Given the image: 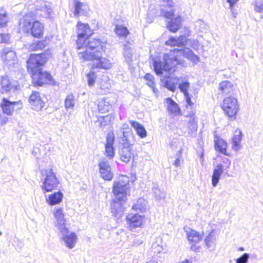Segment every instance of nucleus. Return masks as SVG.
Instances as JSON below:
<instances>
[{
  "instance_id": "16",
  "label": "nucleus",
  "mask_w": 263,
  "mask_h": 263,
  "mask_svg": "<svg viewBox=\"0 0 263 263\" xmlns=\"http://www.w3.org/2000/svg\"><path fill=\"white\" fill-rule=\"evenodd\" d=\"M179 78L177 77H171L170 76H162L161 81L163 86L171 91H175L178 83Z\"/></svg>"
},
{
  "instance_id": "7",
  "label": "nucleus",
  "mask_w": 263,
  "mask_h": 263,
  "mask_svg": "<svg viewBox=\"0 0 263 263\" xmlns=\"http://www.w3.org/2000/svg\"><path fill=\"white\" fill-rule=\"evenodd\" d=\"M226 115L233 120L235 119L236 115L239 110V105L237 100L232 97L224 98L221 106Z\"/></svg>"
},
{
  "instance_id": "47",
  "label": "nucleus",
  "mask_w": 263,
  "mask_h": 263,
  "mask_svg": "<svg viewBox=\"0 0 263 263\" xmlns=\"http://www.w3.org/2000/svg\"><path fill=\"white\" fill-rule=\"evenodd\" d=\"M165 44L166 45H169L171 46H177L178 47V44L177 42V40L173 37L171 36L168 40L165 42Z\"/></svg>"
},
{
  "instance_id": "30",
  "label": "nucleus",
  "mask_w": 263,
  "mask_h": 263,
  "mask_svg": "<svg viewBox=\"0 0 263 263\" xmlns=\"http://www.w3.org/2000/svg\"><path fill=\"white\" fill-rule=\"evenodd\" d=\"M47 45L48 42L46 40L37 41L30 44L28 49L29 51L42 50L45 48Z\"/></svg>"
},
{
  "instance_id": "37",
  "label": "nucleus",
  "mask_w": 263,
  "mask_h": 263,
  "mask_svg": "<svg viewBox=\"0 0 263 263\" xmlns=\"http://www.w3.org/2000/svg\"><path fill=\"white\" fill-rule=\"evenodd\" d=\"M9 20L8 12L3 8L0 9V28L5 27Z\"/></svg>"
},
{
  "instance_id": "15",
  "label": "nucleus",
  "mask_w": 263,
  "mask_h": 263,
  "mask_svg": "<svg viewBox=\"0 0 263 263\" xmlns=\"http://www.w3.org/2000/svg\"><path fill=\"white\" fill-rule=\"evenodd\" d=\"M125 200H118L115 198L110 205V210L112 216L117 219L121 218L123 215V203Z\"/></svg>"
},
{
  "instance_id": "64",
  "label": "nucleus",
  "mask_w": 263,
  "mask_h": 263,
  "mask_svg": "<svg viewBox=\"0 0 263 263\" xmlns=\"http://www.w3.org/2000/svg\"><path fill=\"white\" fill-rule=\"evenodd\" d=\"M192 43H193V44H196L198 43V42L194 40L192 41Z\"/></svg>"
},
{
  "instance_id": "20",
  "label": "nucleus",
  "mask_w": 263,
  "mask_h": 263,
  "mask_svg": "<svg viewBox=\"0 0 263 263\" xmlns=\"http://www.w3.org/2000/svg\"><path fill=\"white\" fill-rule=\"evenodd\" d=\"M129 143H123V147L119 151L120 159L122 161L127 163L131 159V148Z\"/></svg>"
},
{
  "instance_id": "35",
  "label": "nucleus",
  "mask_w": 263,
  "mask_h": 263,
  "mask_svg": "<svg viewBox=\"0 0 263 263\" xmlns=\"http://www.w3.org/2000/svg\"><path fill=\"white\" fill-rule=\"evenodd\" d=\"M190 119L188 121V128L189 129L193 132H196L197 130V120L195 116V112L192 111V113L187 116Z\"/></svg>"
},
{
  "instance_id": "17",
  "label": "nucleus",
  "mask_w": 263,
  "mask_h": 263,
  "mask_svg": "<svg viewBox=\"0 0 263 263\" xmlns=\"http://www.w3.org/2000/svg\"><path fill=\"white\" fill-rule=\"evenodd\" d=\"M115 137L113 133H109L106 137L105 155L108 159H112L115 156V149L113 144Z\"/></svg>"
},
{
  "instance_id": "40",
  "label": "nucleus",
  "mask_w": 263,
  "mask_h": 263,
  "mask_svg": "<svg viewBox=\"0 0 263 263\" xmlns=\"http://www.w3.org/2000/svg\"><path fill=\"white\" fill-rule=\"evenodd\" d=\"M41 10L45 12L47 17L51 18L53 16V11L49 4L45 2H42L41 6Z\"/></svg>"
},
{
  "instance_id": "19",
  "label": "nucleus",
  "mask_w": 263,
  "mask_h": 263,
  "mask_svg": "<svg viewBox=\"0 0 263 263\" xmlns=\"http://www.w3.org/2000/svg\"><path fill=\"white\" fill-rule=\"evenodd\" d=\"M74 10L73 14L75 16L79 15L86 16L88 14L89 8L86 4L80 2L78 0L74 1Z\"/></svg>"
},
{
  "instance_id": "14",
  "label": "nucleus",
  "mask_w": 263,
  "mask_h": 263,
  "mask_svg": "<svg viewBox=\"0 0 263 263\" xmlns=\"http://www.w3.org/2000/svg\"><path fill=\"white\" fill-rule=\"evenodd\" d=\"M62 236V239L64 241L66 247L69 249L73 248L77 241V236L73 232H70L67 228L59 231Z\"/></svg>"
},
{
  "instance_id": "3",
  "label": "nucleus",
  "mask_w": 263,
  "mask_h": 263,
  "mask_svg": "<svg viewBox=\"0 0 263 263\" xmlns=\"http://www.w3.org/2000/svg\"><path fill=\"white\" fill-rule=\"evenodd\" d=\"M46 53L31 54L28 61L27 69L32 74V78L35 85L42 86L44 84H52V78L47 72H43V65L46 62Z\"/></svg>"
},
{
  "instance_id": "34",
  "label": "nucleus",
  "mask_w": 263,
  "mask_h": 263,
  "mask_svg": "<svg viewBox=\"0 0 263 263\" xmlns=\"http://www.w3.org/2000/svg\"><path fill=\"white\" fill-rule=\"evenodd\" d=\"M132 209L141 212H145L147 209L146 201L143 198H139L136 203L133 205Z\"/></svg>"
},
{
  "instance_id": "13",
  "label": "nucleus",
  "mask_w": 263,
  "mask_h": 263,
  "mask_svg": "<svg viewBox=\"0 0 263 263\" xmlns=\"http://www.w3.org/2000/svg\"><path fill=\"white\" fill-rule=\"evenodd\" d=\"M29 103L31 107L36 111L41 110L45 105L44 101L37 91L32 92L29 97Z\"/></svg>"
},
{
  "instance_id": "62",
  "label": "nucleus",
  "mask_w": 263,
  "mask_h": 263,
  "mask_svg": "<svg viewBox=\"0 0 263 263\" xmlns=\"http://www.w3.org/2000/svg\"><path fill=\"white\" fill-rule=\"evenodd\" d=\"M238 250L239 251H243L245 250V249L243 247H240L239 249H238Z\"/></svg>"
},
{
  "instance_id": "39",
  "label": "nucleus",
  "mask_w": 263,
  "mask_h": 263,
  "mask_svg": "<svg viewBox=\"0 0 263 263\" xmlns=\"http://www.w3.org/2000/svg\"><path fill=\"white\" fill-rule=\"evenodd\" d=\"M74 104V97L72 93L68 94L65 100V107L66 109H72Z\"/></svg>"
},
{
  "instance_id": "49",
  "label": "nucleus",
  "mask_w": 263,
  "mask_h": 263,
  "mask_svg": "<svg viewBox=\"0 0 263 263\" xmlns=\"http://www.w3.org/2000/svg\"><path fill=\"white\" fill-rule=\"evenodd\" d=\"M10 39L8 34L0 33V43H7Z\"/></svg>"
},
{
  "instance_id": "48",
  "label": "nucleus",
  "mask_w": 263,
  "mask_h": 263,
  "mask_svg": "<svg viewBox=\"0 0 263 263\" xmlns=\"http://www.w3.org/2000/svg\"><path fill=\"white\" fill-rule=\"evenodd\" d=\"M153 191L157 199H163L164 198V194L161 192L159 189L154 188Z\"/></svg>"
},
{
  "instance_id": "60",
  "label": "nucleus",
  "mask_w": 263,
  "mask_h": 263,
  "mask_svg": "<svg viewBox=\"0 0 263 263\" xmlns=\"http://www.w3.org/2000/svg\"><path fill=\"white\" fill-rule=\"evenodd\" d=\"M180 263H192V261L189 259H185Z\"/></svg>"
},
{
  "instance_id": "46",
  "label": "nucleus",
  "mask_w": 263,
  "mask_h": 263,
  "mask_svg": "<svg viewBox=\"0 0 263 263\" xmlns=\"http://www.w3.org/2000/svg\"><path fill=\"white\" fill-rule=\"evenodd\" d=\"M249 258V254L247 253H245L236 260V263H247Z\"/></svg>"
},
{
  "instance_id": "8",
  "label": "nucleus",
  "mask_w": 263,
  "mask_h": 263,
  "mask_svg": "<svg viewBox=\"0 0 263 263\" xmlns=\"http://www.w3.org/2000/svg\"><path fill=\"white\" fill-rule=\"evenodd\" d=\"M78 40L76 41L77 48L81 50L88 37L92 34L93 31L90 29L88 24L79 22L77 24Z\"/></svg>"
},
{
  "instance_id": "24",
  "label": "nucleus",
  "mask_w": 263,
  "mask_h": 263,
  "mask_svg": "<svg viewBox=\"0 0 263 263\" xmlns=\"http://www.w3.org/2000/svg\"><path fill=\"white\" fill-rule=\"evenodd\" d=\"M167 108L170 114L174 116L181 115V110L178 105L171 98L166 99Z\"/></svg>"
},
{
  "instance_id": "41",
  "label": "nucleus",
  "mask_w": 263,
  "mask_h": 263,
  "mask_svg": "<svg viewBox=\"0 0 263 263\" xmlns=\"http://www.w3.org/2000/svg\"><path fill=\"white\" fill-rule=\"evenodd\" d=\"M97 75L95 71H90L86 75V79L88 85L90 87H93L96 81Z\"/></svg>"
},
{
  "instance_id": "50",
  "label": "nucleus",
  "mask_w": 263,
  "mask_h": 263,
  "mask_svg": "<svg viewBox=\"0 0 263 263\" xmlns=\"http://www.w3.org/2000/svg\"><path fill=\"white\" fill-rule=\"evenodd\" d=\"M181 155H182V151H181V149H180L178 152H177V154H176V160H175L173 164L176 166V167H178L179 165H180V158L181 157Z\"/></svg>"
},
{
  "instance_id": "9",
  "label": "nucleus",
  "mask_w": 263,
  "mask_h": 263,
  "mask_svg": "<svg viewBox=\"0 0 263 263\" xmlns=\"http://www.w3.org/2000/svg\"><path fill=\"white\" fill-rule=\"evenodd\" d=\"M1 58L5 65L9 68L15 67L18 65V60L14 51L8 48L3 49Z\"/></svg>"
},
{
  "instance_id": "11",
  "label": "nucleus",
  "mask_w": 263,
  "mask_h": 263,
  "mask_svg": "<svg viewBox=\"0 0 263 263\" xmlns=\"http://www.w3.org/2000/svg\"><path fill=\"white\" fill-rule=\"evenodd\" d=\"M52 213L55 219V227L59 231L67 228L65 226L66 219L63 209L61 208H55L53 210Z\"/></svg>"
},
{
  "instance_id": "52",
  "label": "nucleus",
  "mask_w": 263,
  "mask_h": 263,
  "mask_svg": "<svg viewBox=\"0 0 263 263\" xmlns=\"http://www.w3.org/2000/svg\"><path fill=\"white\" fill-rule=\"evenodd\" d=\"M241 132L239 131L238 134H235L232 139V142H240L241 140Z\"/></svg>"
},
{
  "instance_id": "45",
  "label": "nucleus",
  "mask_w": 263,
  "mask_h": 263,
  "mask_svg": "<svg viewBox=\"0 0 263 263\" xmlns=\"http://www.w3.org/2000/svg\"><path fill=\"white\" fill-rule=\"evenodd\" d=\"M144 79L147 81L146 84L149 87H154V85H155V82L154 81V78L153 76L150 73H147L144 76Z\"/></svg>"
},
{
  "instance_id": "28",
  "label": "nucleus",
  "mask_w": 263,
  "mask_h": 263,
  "mask_svg": "<svg viewBox=\"0 0 263 263\" xmlns=\"http://www.w3.org/2000/svg\"><path fill=\"white\" fill-rule=\"evenodd\" d=\"M63 197V194L60 191L55 192L50 195L48 198H46L47 202L50 205H54L59 204Z\"/></svg>"
},
{
  "instance_id": "63",
  "label": "nucleus",
  "mask_w": 263,
  "mask_h": 263,
  "mask_svg": "<svg viewBox=\"0 0 263 263\" xmlns=\"http://www.w3.org/2000/svg\"><path fill=\"white\" fill-rule=\"evenodd\" d=\"M227 160L228 161V165H228V167H229V166H230V164H231V161L229 160V159H227Z\"/></svg>"
},
{
  "instance_id": "6",
  "label": "nucleus",
  "mask_w": 263,
  "mask_h": 263,
  "mask_svg": "<svg viewBox=\"0 0 263 263\" xmlns=\"http://www.w3.org/2000/svg\"><path fill=\"white\" fill-rule=\"evenodd\" d=\"M129 179L126 176H121L114 182L112 192L115 198L126 200V196L130 190Z\"/></svg>"
},
{
  "instance_id": "51",
  "label": "nucleus",
  "mask_w": 263,
  "mask_h": 263,
  "mask_svg": "<svg viewBox=\"0 0 263 263\" xmlns=\"http://www.w3.org/2000/svg\"><path fill=\"white\" fill-rule=\"evenodd\" d=\"M152 248L155 252L160 253L162 250V247L158 245L157 243H153L152 246Z\"/></svg>"
},
{
  "instance_id": "43",
  "label": "nucleus",
  "mask_w": 263,
  "mask_h": 263,
  "mask_svg": "<svg viewBox=\"0 0 263 263\" xmlns=\"http://www.w3.org/2000/svg\"><path fill=\"white\" fill-rule=\"evenodd\" d=\"M112 120V116L110 115L101 117L99 119L98 122L100 123V126L103 127L110 124Z\"/></svg>"
},
{
  "instance_id": "23",
  "label": "nucleus",
  "mask_w": 263,
  "mask_h": 263,
  "mask_svg": "<svg viewBox=\"0 0 263 263\" xmlns=\"http://www.w3.org/2000/svg\"><path fill=\"white\" fill-rule=\"evenodd\" d=\"M184 229L186 233L187 238L190 243H198L201 240L202 236L199 232L189 228L185 227Z\"/></svg>"
},
{
  "instance_id": "56",
  "label": "nucleus",
  "mask_w": 263,
  "mask_h": 263,
  "mask_svg": "<svg viewBox=\"0 0 263 263\" xmlns=\"http://www.w3.org/2000/svg\"><path fill=\"white\" fill-rule=\"evenodd\" d=\"M174 15V12L172 11H166L164 13L165 17L168 19H171V20H173Z\"/></svg>"
},
{
  "instance_id": "1",
  "label": "nucleus",
  "mask_w": 263,
  "mask_h": 263,
  "mask_svg": "<svg viewBox=\"0 0 263 263\" xmlns=\"http://www.w3.org/2000/svg\"><path fill=\"white\" fill-rule=\"evenodd\" d=\"M178 47L171 50L169 53H164L163 58L155 59L153 61L154 71L157 75L161 76L164 73L170 74L174 72L178 65L184 66L185 62L182 58H186L194 64L199 61V57L195 54L190 48L185 47L186 41L185 36H180L177 39Z\"/></svg>"
},
{
  "instance_id": "4",
  "label": "nucleus",
  "mask_w": 263,
  "mask_h": 263,
  "mask_svg": "<svg viewBox=\"0 0 263 263\" xmlns=\"http://www.w3.org/2000/svg\"><path fill=\"white\" fill-rule=\"evenodd\" d=\"M22 30L36 38L43 36L44 26L39 21H34L31 13L26 14L20 21Z\"/></svg>"
},
{
  "instance_id": "25",
  "label": "nucleus",
  "mask_w": 263,
  "mask_h": 263,
  "mask_svg": "<svg viewBox=\"0 0 263 263\" xmlns=\"http://www.w3.org/2000/svg\"><path fill=\"white\" fill-rule=\"evenodd\" d=\"M214 143L215 149L217 151L226 156H229L227 153V144L224 140L216 136L214 138Z\"/></svg>"
},
{
  "instance_id": "31",
  "label": "nucleus",
  "mask_w": 263,
  "mask_h": 263,
  "mask_svg": "<svg viewBox=\"0 0 263 263\" xmlns=\"http://www.w3.org/2000/svg\"><path fill=\"white\" fill-rule=\"evenodd\" d=\"M133 49L128 43L124 45L123 55L125 62L130 65L132 63Z\"/></svg>"
},
{
  "instance_id": "22",
  "label": "nucleus",
  "mask_w": 263,
  "mask_h": 263,
  "mask_svg": "<svg viewBox=\"0 0 263 263\" xmlns=\"http://www.w3.org/2000/svg\"><path fill=\"white\" fill-rule=\"evenodd\" d=\"M1 84V91L2 93L8 92L16 86L15 82L11 81L7 76H5L2 77Z\"/></svg>"
},
{
  "instance_id": "33",
  "label": "nucleus",
  "mask_w": 263,
  "mask_h": 263,
  "mask_svg": "<svg viewBox=\"0 0 263 263\" xmlns=\"http://www.w3.org/2000/svg\"><path fill=\"white\" fill-rule=\"evenodd\" d=\"M178 88L182 92L184 95H187L188 89L190 87V83L185 78L179 77L178 79Z\"/></svg>"
},
{
  "instance_id": "55",
  "label": "nucleus",
  "mask_w": 263,
  "mask_h": 263,
  "mask_svg": "<svg viewBox=\"0 0 263 263\" xmlns=\"http://www.w3.org/2000/svg\"><path fill=\"white\" fill-rule=\"evenodd\" d=\"M184 97L187 103L186 107L188 108V106L191 107L193 105V103L191 101L189 93H187V95H184Z\"/></svg>"
},
{
  "instance_id": "5",
  "label": "nucleus",
  "mask_w": 263,
  "mask_h": 263,
  "mask_svg": "<svg viewBox=\"0 0 263 263\" xmlns=\"http://www.w3.org/2000/svg\"><path fill=\"white\" fill-rule=\"evenodd\" d=\"M41 174V187L44 193L57 189L60 182L52 169L42 170Z\"/></svg>"
},
{
  "instance_id": "53",
  "label": "nucleus",
  "mask_w": 263,
  "mask_h": 263,
  "mask_svg": "<svg viewBox=\"0 0 263 263\" xmlns=\"http://www.w3.org/2000/svg\"><path fill=\"white\" fill-rule=\"evenodd\" d=\"M197 243H190L191 245L190 250L192 251H194L195 252H198L199 251L200 249V246H196Z\"/></svg>"
},
{
  "instance_id": "57",
  "label": "nucleus",
  "mask_w": 263,
  "mask_h": 263,
  "mask_svg": "<svg viewBox=\"0 0 263 263\" xmlns=\"http://www.w3.org/2000/svg\"><path fill=\"white\" fill-rule=\"evenodd\" d=\"M233 142V147H232L233 149L236 151H238L240 148V146L239 144L240 142Z\"/></svg>"
},
{
  "instance_id": "10",
  "label": "nucleus",
  "mask_w": 263,
  "mask_h": 263,
  "mask_svg": "<svg viewBox=\"0 0 263 263\" xmlns=\"http://www.w3.org/2000/svg\"><path fill=\"white\" fill-rule=\"evenodd\" d=\"M17 106L15 109H19L22 108V104L20 101H10L8 99L3 98L1 103V107L3 111L7 116L12 115L15 107Z\"/></svg>"
},
{
  "instance_id": "58",
  "label": "nucleus",
  "mask_w": 263,
  "mask_h": 263,
  "mask_svg": "<svg viewBox=\"0 0 263 263\" xmlns=\"http://www.w3.org/2000/svg\"><path fill=\"white\" fill-rule=\"evenodd\" d=\"M239 0H227V2L230 4V7L232 11H233V6L238 2Z\"/></svg>"
},
{
  "instance_id": "29",
  "label": "nucleus",
  "mask_w": 263,
  "mask_h": 263,
  "mask_svg": "<svg viewBox=\"0 0 263 263\" xmlns=\"http://www.w3.org/2000/svg\"><path fill=\"white\" fill-rule=\"evenodd\" d=\"M131 126L136 130L137 134L141 138L146 137L147 132L145 128L140 124L139 123L134 121H130Z\"/></svg>"
},
{
  "instance_id": "12",
  "label": "nucleus",
  "mask_w": 263,
  "mask_h": 263,
  "mask_svg": "<svg viewBox=\"0 0 263 263\" xmlns=\"http://www.w3.org/2000/svg\"><path fill=\"white\" fill-rule=\"evenodd\" d=\"M98 166L102 178L105 180H111L113 178V173L111 171V167L108 161L105 159L101 160Z\"/></svg>"
},
{
  "instance_id": "38",
  "label": "nucleus",
  "mask_w": 263,
  "mask_h": 263,
  "mask_svg": "<svg viewBox=\"0 0 263 263\" xmlns=\"http://www.w3.org/2000/svg\"><path fill=\"white\" fill-rule=\"evenodd\" d=\"M115 31L119 37H123L124 38H125L129 33L127 27L122 25H116Z\"/></svg>"
},
{
  "instance_id": "59",
  "label": "nucleus",
  "mask_w": 263,
  "mask_h": 263,
  "mask_svg": "<svg viewBox=\"0 0 263 263\" xmlns=\"http://www.w3.org/2000/svg\"><path fill=\"white\" fill-rule=\"evenodd\" d=\"M150 87L152 88L153 91H154V92L155 93H158V89L157 88H156L155 85H154V87Z\"/></svg>"
},
{
  "instance_id": "42",
  "label": "nucleus",
  "mask_w": 263,
  "mask_h": 263,
  "mask_svg": "<svg viewBox=\"0 0 263 263\" xmlns=\"http://www.w3.org/2000/svg\"><path fill=\"white\" fill-rule=\"evenodd\" d=\"M133 135L132 133V130L130 128H127V130L123 131V138L122 140L124 142L123 143H130V138H133Z\"/></svg>"
},
{
  "instance_id": "26",
  "label": "nucleus",
  "mask_w": 263,
  "mask_h": 263,
  "mask_svg": "<svg viewBox=\"0 0 263 263\" xmlns=\"http://www.w3.org/2000/svg\"><path fill=\"white\" fill-rule=\"evenodd\" d=\"M223 171V167L220 163L218 164L214 169L212 176V184L214 187L217 186Z\"/></svg>"
},
{
  "instance_id": "27",
  "label": "nucleus",
  "mask_w": 263,
  "mask_h": 263,
  "mask_svg": "<svg viewBox=\"0 0 263 263\" xmlns=\"http://www.w3.org/2000/svg\"><path fill=\"white\" fill-rule=\"evenodd\" d=\"M234 89V85L229 81H223L219 84L218 90L220 93L228 95L232 92Z\"/></svg>"
},
{
  "instance_id": "44",
  "label": "nucleus",
  "mask_w": 263,
  "mask_h": 263,
  "mask_svg": "<svg viewBox=\"0 0 263 263\" xmlns=\"http://www.w3.org/2000/svg\"><path fill=\"white\" fill-rule=\"evenodd\" d=\"M254 10L257 12L263 11V0H255L254 3Z\"/></svg>"
},
{
  "instance_id": "18",
  "label": "nucleus",
  "mask_w": 263,
  "mask_h": 263,
  "mask_svg": "<svg viewBox=\"0 0 263 263\" xmlns=\"http://www.w3.org/2000/svg\"><path fill=\"white\" fill-rule=\"evenodd\" d=\"M126 220L130 229L141 227L143 222L142 216L138 214H129L126 216Z\"/></svg>"
},
{
  "instance_id": "21",
  "label": "nucleus",
  "mask_w": 263,
  "mask_h": 263,
  "mask_svg": "<svg viewBox=\"0 0 263 263\" xmlns=\"http://www.w3.org/2000/svg\"><path fill=\"white\" fill-rule=\"evenodd\" d=\"M204 243L208 249L210 251L215 250L216 245V236L214 230L211 231L204 238Z\"/></svg>"
},
{
  "instance_id": "2",
  "label": "nucleus",
  "mask_w": 263,
  "mask_h": 263,
  "mask_svg": "<svg viewBox=\"0 0 263 263\" xmlns=\"http://www.w3.org/2000/svg\"><path fill=\"white\" fill-rule=\"evenodd\" d=\"M105 43L100 39H92L83 45L81 49L85 48L84 51L79 52L78 55L80 59L84 60L94 61L93 68L110 69L111 63L109 60L105 58H102V54L104 51Z\"/></svg>"
},
{
  "instance_id": "54",
  "label": "nucleus",
  "mask_w": 263,
  "mask_h": 263,
  "mask_svg": "<svg viewBox=\"0 0 263 263\" xmlns=\"http://www.w3.org/2000/svg\"><path fill=\"white\" fill-rule=\"evenodd\" d=\"M160 2L162 3L163 5H166L169 7L173 6L172 0H159Z\"/></svg>"
},
{
  "instance_id": "32",
  "label": "nucleus",
  "mask_w": 263,
  "mask_h": 263,
  "mask_svg": "<svg viewBox=\"0 0 263 263\" xmlns=\"http://www.w3.org/2000/svg\"><path fill=\"white\" fill-rule=\"evenodd\" d=\"M181 18L180 16L177 17L173 20L168 22L167 24V28L172 32H176L181 26Z\"/></svg>"
},
{
  "instance_id": "36",
  "label": "nucleus",
  "mask_w": 263,
  "mask_h": 263,
  "mask_svg": "<svg viewBox=\"0 0 263 263\" xmlns=\"http://www.w3.org/2000/svg\"><path fill=\"white\" fill-rule=\"evenodd\" d=\"M98 109L100 113L103 114L109 111L111 108V105L109 101L104 98L101 99L98 104Z\"/></svg>"
},
{
  "instance_id": "61",
  "label": "nucleus",
  "mask_w": 263,
  "mask_h": 263,
  "mask_svg": "<svg viewBox=\"0 0 263 263\" xmlns=\"http://www.w3.org/2000/svg\"><path fill=\"white\" fill-rule=\"evenodd\" d=\"M127 128H129V127H128V125H127V124H123V125L122 128H123V129L124 130H127Z\"/></svg>"
}]
</instances>
